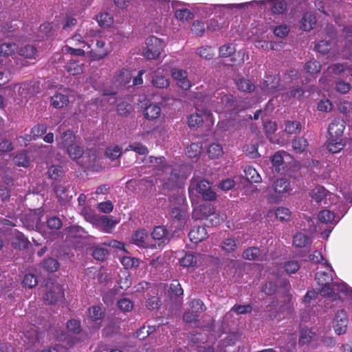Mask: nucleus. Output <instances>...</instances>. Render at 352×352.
Listing matches in <instances>:
<instances>
[{
    "label": "nucleus",
    "mask_w": 352,
    "mask_h": 352,
    "mask_svg": "<svg viewBox=\"0 0 352 352\" xmlns=\"http://www.w3.org/2000/svg\"><path fill=\"white\" fill-rule=\"evenodd\" d=\"M276 85L277 80L275 76L267 77V79L265 80L263 84V89L267 94H272L275 91Z\"/></svg>",
    "instance_id": "nucleus-43"
},
{
    "label": "nucleus",
    "mask_w": 352,
    "mask_h": 352,
    "mask_svg": "<svg viewBox=\"0 0 352 352\" xmlns=\"http://www.w3.org/2000/svg\"><path fill=\"white\" fill-rule=\"evenodd\" d=\"M260 254V250L257 248H250L243 252V257L247 260H254Z\"/></svg>",
    "instance_id": "nucleus-62"
},
{
    "label": "nucleus",
    "mask_w": 352,
    "mask_h": 352,
    "mask_svg": "<svg viewBox=\"0 0 352 352\" xmlns=\"http://www.w3.org/2000/svg\"><path fill=\"white\" fill-rule=\"evenodd\" d=\"M190 240L195 243H197L203 240H204L207 236L208 233L205 227L197 226L194 227L188 234Z\"/></svg>",
    "instance_id": "nucleus-16"
},
{
    "label": "nucleus",
    "mask_w": 352,
    "mask_h": 352,
    "mask_svg": "<svg viewBox=\"0 0 352 352\" xmlns=\"http://www.w3.org/2000/svg\"><path fill=\"white\" fill-rule=\"evenodd\" d=\"M293 243L296 247H305L309 243V238L302 233H298L294 236Z\"/></svg>",
    "instance_id": "nucleus-51"
},
{
    "label": "nucleus",
    "mask_w": 352,
    "mask_h": 352,
    "mask_svg": "<svg viewBox=\"0 0 352 352\" xmlns=\"http://www.w3.org/2000/svg\"><path fill=\"white\" fill-rule=\"evenodd\" d=\"M327 272H318L316 274V280L319 286L318 292L322 296L336 300L340 294H351L352 290L344 283L333 281L332 270L330 266H327Z\"/></svg>",
    "instance_id": "nucleus-1"
},
{
    "label": "nucleus",
    "mask_w": 352,
    "mask_h": 352,
    "mask_svg": "<svg viewBox=\"0 0 352 352\" xmlns=\"http://www.w3.org/2000/svg\"><path fill=\"white\" fill-rule=\"evenodd\" d=\"M32 212L30 211V214L26 215L25 221L28 227L33 228L34 226L37 227L40 217L35 212L33 214H32Z\"/></svg>",
    "instance_id": "nucleus-60"
},
{
    "label": "nucleus",
    "mask_w": 352,
    "mask_h": 352,
    "mask_svg": "<svg viewBox=\"0 0 352 352\" xmlns=\"http://www.w3.org/2000/svg\"><path fill=\"white\" fill-rule=\"evenodd\" d=\"M179 171L177 168L172 170L170 176L168 178V183L166 184L167 187L177 186L186 177L185 174L179 175Z\"/></svg>",
    "instance_id": "nucleus-26"
},
{
    "label": "nucleus",
    "mask_w": 352,
    "mask_h": 352,
    "mask_svg": "<svg viewBox=\"0 0 352 352\" xmlns=\"http://www.w3.org/2000/svg\"><path fill=\"white\" fill-rule=\"evenodd\" d=\"M118 221L113 217L102 215L98 219L95 227L106 233H111L118 223Z\"/></svg>",
    "instance_id": "nucleus-10"
},
{
    "label": "nucleus",
    "mask_w": 352,
    "mask_h": 352,
    "mask_svg": "<svg viewBox=\"0 0 352 352\" xmlns=\"http://www.w3.org/2000/svg\"><path fill=\"white\" fill-rule=\"evenodd\" d=\"M321 69L320 64L316 60H310L307 62L305 65V70L312 76L314 78V75L320 72Z\"/></svg>",
    "instance_id": "nucleus-36"
},
{
    "label": "nucleus",
    "mask_w": 352,
    "mask_h": 352,
    "mask_svg": "<svg viewBox=\"0 0 352 352\" xmlns=\"http://www.w3.org/2000/svg\"><path fill=\"white\" fill-rule=\"evenodd\" d=\"M133 111V107L129 103L120 102L117 107V112L120 116H126Z\"/></svg>",
    "instance_id": "nucleus-57"
},
{
    "label": "nucleus",
    "mask_w": 352,
    "mask_h": 352,
    "mask_svg": "<svg viewBox=\"0 0 352 352\" xmlns=\"http://www.w3.org/2000/svg\"><path fill=\"white\" fill-rule=\"evenodd\" d=\"M204 121L208 122L209 124H213L214 121L211 113L206 111L202 112L197 109L195 113L189 116L188 123L189 127L195 128L199 126Z\"/></svg>",
    "instance_id": "nucleus-6"
},
{
    "label": "nucleus",
    "mask_w": 352,
    "mask_h": 352,
    "mask_svg": "<svg viewBox=\"0 0 352 352\" xmlns=\"http://www.w3.org/2000/svg\"><path fill=\"white\" fill-rule=\"evenodd\" d=\"M344 129V121L340 118H335L329 125V137L336 139H342Z\"/></svg>",
    "instance_id": "nucleus-9"
},
{
    "label": "nucleus",
    "mask_w": 352,
    "mask_h": 352,
    "mask_svg": "<svg viewBox=\"0 0 352 352\" xmlns=\"http://www.w3.org/2000/svg\"><path fill=\"white\" fill-rule=\"evenodd\" d=\"M49 177L52 179H58L63 174V169L59 166H52L47 171Z\"/></svg>",
    "instance_id": "nucleus-63"
},
{
    "label": "nucleus",
    "mask_w": 352,
    "mask_h": 352,
    "mask_svg": "<svg viewBox=\"0 0 352 352\" xmlns=\"http://www.w3.org/2000/svg\"><path fill=\"white\" fill-rule=\"evenodd\" d=\"M201 152V147L196 143L191 144L186 148V154L192 158L198 156Z\"/></svg>",
    "instance_id": "nucleus-52"
},
{
    "label": "nucleus",
    "mask_w": 352,
    "mask_h": 352,
    "mask_svg": "<svg viewBox=\"0 0 352 352\" xmlns=\"http://www.w3.org/2000/svg\"><path fill=\"white\" fill-rule=\"evenodd\" d=\"M105 42L102 40H97L96 46V50L87 51V55H89L94 59H101L108 54V50L104 48Z\"/></svg>",
    "instance_id": "nucleus-15"
},
{
    "label": "nucleus",
    "mask_w": 352,
    "mask_h": 352,
    "mask_svg": "<svg viewBox=\"0 0 352 352\" xmlns=\"http://www.w3.org/2000/svg\"><path fill=\"white\" fill-rule=\"evenodd\" d=\"M164 47V42L155 36H150L146 39V48L144 56L148 59L157 58Z\"/></svg>",
    "instance_id": "nucleus-4"
},
{
    "label": "nucleus",
    "mask_w": 352,
    "mask_h": 352,
    "mask_svg": "<svg viewBox=\"0 0 352 352\" xmlns=\"http://www.w3.org/2000/svg\"><path fill=\"white\" fill-rule=\"evenodd\" d=\"M316 50L322 54H327L328 57H333L336 54V50L332 49V43L322 41L316 45Z\"/></svg>",
    "instance_id": "nucleus-21"
},
{
    "label": "nucleus",
    "mask_w": 352,
    "mask_h": 352,
    "mask_svg": "<svg viewBox=\"0 0 352 352\" xmlns=\"http://www.w3.org/2000/svg\"><path fill=\"white\" fill-rule=\"evenodd\" d=\"M201 255L194 254L192 253H186L185 256L180 260L181 265L184 267H191L197 264L198 261L201 258Z\"/></svg>",
    "instance_id": "nucleus-27"
},
{
    "label": "nucleus",
    "mask_w": 352,
    "mask_h": 352,
    "mask_svg": "<svg viewBox=\"0 0 352 352\" xmlns=\"http://www.w3.org/2000/svg\"><path fill=\"white\" fill-rule=\"evenodd\" d=\"M208 154L210 158H218L223 154V148L219 144H211L208 148Z\"/></svg>",
    "instance_id": "nucleus-41"
},
{
    "label": "nucleus",
    "mask_w": 352,
    "mask_h": 352,
    "mask_svg": "<svg viewBox=\"0 0 352 352\" xmlns=\"http://www.w3.org/2000/svg\"><path fill=\"white\" fill-rule=\"evenodd\" d=\"M291 157L285 151H278L271 158L274 168L278 173L284 172L288 160Z\"/></svg>",
    "instance_id": "nucleus-7"
},
{
    "label": "nucleus",
    "mask_w": 352,
    "mask_h": 352,
    "mask_svg": "<svg viewBox=\"0 0 352 352\" xmlns=\"http://www.w3.org/2000/svg\"><path fill=\"white\" fill-rule=\"evenodd\" d=\"M63 52L64 53L69 54L72 56H84L86 54H87V51H85V50L80 48H76L69 45H65L63 48Z\"/></svg>",
    "instance_id": "nucleus-49"
},
{
    "label": "nucleus",
    "mask_w": 352,
    "mask_h": 352,
    "mask_svg": "<svg viewBox=\"0 0 352 352\" xmlns=\"http://www.w3.org/2000/svg\"><path fill=\"white\" fill-rule=\"evenodd\" d=\"M236 243L234 239H226L221 243V248L226 252H231L236 248Z\"/></svg>",
    "instance_id": "nucleus-53"
},
{
    "label": "nucleus",
    "mask_w": 352,
    "mask_h": 352,
    "mask_svg": "<svg viewBox=\"0 0 352 352\" xmlns=\"http://www.w3.org/2000/svg\"><path fill=\"white\" fill-rule=\"evenodd\" d=\"M43 267L49 272H54L59 267L58 261L54 258H47L43 261Z\"/></svg>",
    "instance_id": "nucleus-64"
},
{
    "label": "nucleus",
    "mask_w": 352,
    "mask_h": 352,
    "mask_svg": "<svg viewBox=\"0 0 352 352\" xmlns=\"http://www.w3.org/2000/svg\"><path fill=\"white\" fill-rule=\"evenodd\" d=\"M327 195L331 197L333 195L328 194L327 191L322 186H317L310 192V196L312 200L318 204L326 200ZM329 199H331V197H329Z\"/></svg>",
    "instance_id": "nucleus-19"
},
{
    "label": "nucleus",
    "mask_w": 352,
    "mask_h": 352,
    "mask_svg": "<svg viewBox=\"0 0 352 352\" xmlns=\"http://www.w3.org/2000/svg\"><path fill=\"white\" fill-rule=\"evenodd\" d=\"M265 2V1H252L250 2H246L243 3H232V4H221V5H214V7H223L227 9L233 8H243L249 5L257 4L260 5Z\"/></svg>",
    "instance_id": "nucleus-42"
},
{
    "label": "nucleus",
    "mask_w": 352,
    "mask_h": 352,
    "mask_svg": "<svg viewBox=\"0 0 352 352\" xmlns=\"http://www.w3.org/2000/svg\"><path fill=\"white\" fill-rule=\"evenodd\" d=\"M345 146L343 139H336L329 137L327 148L332 153L340 152Z\"/></svg>",
    "instance_id": "nucleus-23"
},
{
    "label": "nucleus",
    "mask_w": 352,
    "mask_h": 352,
    "mask_svg": "<svg viewBox=\"0 0 352 352\" xmlns=\"http://www.w3.org/2000/svg\"><path fill=\"white\" fill-rule=\"evenodd\" d=\"M148 238L147 232L144 230H139L135 232L132 237L133 242L140 247L146 245V239Z\"/></svg>",
    "instance_id": "nucleus-31"
},
{
    "label": "nucleus",
    "mask_w": 352,
    "mask_h": 352,
    "mask_svg": "<svg viewBox=\"0 0 352 352\" xmlns=\"http://www.w3.org/2000/svg\"><path fill=\"white\" fill-rule=\"evenodd\" d=\"M318 219L323 223L336 224L338 222L340 218L336 219V216L332 212L328 210H324L319 212Z\"/></svg>",
    "instance_id": "nucleus-24"
},
{
    "label": "nucleus",
    "mask_w": 352,
    "mask_h": 352,
    "mask_svg": "<svg viewBox=\"0 0 352 352\" xmlns=\"http://www.w3.org/2000/svg\"><path fill=\"white\" fill-rule=\"evenodd\" d=\"M122 154L121 149L118 146H113L107 148L105 155L110 160H115Z\"/></svg>",
    "instance_id": "nucleus-54"
},
{
    "label": "nucleus",
    "mask_w": 352,
    "mask_h": 352,
    "mask_svg": "<svg viewBox=\"0 0 352 352\" xmlns=\"http://www.w3.org/2000/svg\"><path fill=\"white\" fill-rule=\"evenodd\" d=\"M67 151L69 157L72 160L78 159L83 154L82 149L77 144H71L69 146H68Z\"/></svg>",
    "instance_id": "nucleus-48"
},
{
    "label": "nucleus",
    "mask_w": 352,
    "mask_h": 352,
    "mask_svg": "<svg viewBox=\"0 0 352 352\" xmlns=\"http://www.w3.org/2000/svg\"><path fill=\"white\" fill-rule=\"evenodd\" d=\"M13 160L14 164L18 166L28 167L30 164V159L25 151L16 155Z\"/></svg>",
    "instance_id": "nucleus-40"
},
{
    "label": "nucleus",
    "mask_w": 352,
    "mask_h": 352,
    "mask_svg": "<svg viewBox=\"0 0 352 352\" xmlns=\"http://www.w3.org/2000/svg\"><path fill=\"white\" fill-rule=\"evenodd\" d=\"M347 324L348 320L346 312L343 310L338 311L334 318L333 328L335 332L338 335L344 333L347 329Z\"/></svg>",
    "instance_id": "nucleus-12"
},
{
    "label": "nucleus",
    "mask_w": 352,
    "mask_h": 352,
    "mask_svg": "<svg viewBox=\"0 0 352 352\" xmlns=\"http://www.w3.org/2000/svg\"><path fill=\"white\" fill-rule=\"evenodd\" d=\"M97 21L101 27H110L113 23V18L109 13H101L97 16Z\"/></svg>",
    "instance_id": "nucleus-38"
},
{
    "label": "nucleus",
    "mask_w": 352,
    "mask_h": 352,
    "mask_svg": "<svg viewBox=\"0 0 352 352\" xmlns=\"http://www.w3.org/2000/svg\"><path fill=\"white\" fill-rule=\"evenodd\" d=\"M17 49L16 45L13 42H5L0 45V54L2 56H10Z\"/></svg>",
    "instance_id": "nucleus-33"
},
{
    "label": "nucleus",
    "mask_w": 352,
    "mask_h": 352,
    "mask_svg": "<svg viewBox=\"0 0 352 352\" xmlns=\"http://www.w3.org/2000/svg\"><path fill=\"white\" fill-rule=\"evenodd\" d=\"M172 76L177 82V85L183 89L187 90L190 88L191 83L188 78V74L181 69H173Z\"/></svg>",
    "instance_id": "nucleus-13"
},
{
    "label": "nucleus",
    "mask_w": 352,
    "mask_h": 352,
    "mask_svg": "<svg viewBox=\"0 0 352 352\" xmlns=\"http://www.w3.org/2000/svg\"><path fill=\"white\" fill-rule=\"evenodd\" d=\"M316 24V18L311 12H306L300 21V28L305 31L314 29Z\"/></svg>",
    "instance_id": "nucleus-18"
},
{
    "label": "nucleus",
    "mask_w": 352,
    "mask_h": 352,
    "mask_svg": "<svg viewBox=\"0 0 352 352\" xmlns=\"http://www.w3.org/2000/svg\"><path fill=\"white\" fill-rule=\"evenodd\" d=\"M89 317L94 321L100 320L103 316L102 309L99 306H92L89 309Z\"/></svg>",
    "instance_id": "nucleus-58"
},
{
    "label": "nucleus",
    "mask_w": 352,
    "mask_h": 352,
    "mask_svg": "<svg viewBox=\"0 0 352 352\" xmlns=\"http://www.w3.org/2000/svg\"><path fill=\"white\" fill-rule=\"evenodd\" d=\"M144 117L149 120H154L161 116V108L159 105L151 104L144 110Z\"/></svg>",
    "instance_id": "nucleus-20"
},
{
    "label": "nucleus",
    "mask_w": 352,
    "mask_h": 352,
    "mask_svg": "<svg viewBox=\"0 0 352 352\" xmlns=\"http://www.w3.org/2000/svg\"><path fill=\"white\" fill-rule=\"evenodd\" d=\"M215 214V210L211 204H204L194 208L192 217L196 220L206 219Z\"/></svg>",
    "instance_id": "nucleus-8"
},
{
    "label": "nucleus",
    "mask_w": 352,
    "mask_h": 352,
    "mask_svg": "<svg viewBox=\"0 0 352 352\" xmlns=\"http://www.w3.org/2000/svg\"><path fill=\"white\" fill-rule=\"evenodd\" d=\"M308 146V142L304 138H298L293 140L292 148L296 153H303Z\"/></svg>",
    "instance_id": "nucleus-34"
},
{
    "label": "nucleus",
    "mask_w": 352,
    "mask_h": 352,
    "mask_svg": "<svg viewBox=\"0 0 352 352\" xmlns=\"http://www.w3.org/2000/svg\"><path fill=\"white\" fill-rule=\"evenodd\" d=\"M125 151H133L140 155H146L148 153L147 148L140 143H134L129 145Z\"/></svg>",
    "instance_id": "nucleus-61"
},
{
    "label": "nucleus",
    "mask_w": 352,
    "mask_h": 352,
    "mask_svg": "<svg viewBox=\"0 0 352 352\" xmlns=\"http://www.w3.org/2000/svg\"><path fill=\"white\" fill-rule=\"evenodd\" d=\"M74 140L75 136L73 133L71 131L67 130L65 131L60 139L58 140V144L60 147H68L71 144H73L72 143L74 142Z\"/></svg>",
    "instance_id": "nucleus-29"
},
{
    "label": "nucleus",
    "mask_w": 352,
    "mask_h": 352,
    "mask_svg": "<svg viewBox=\"0 0 352 352\" xmlns=\"http://www.w3.org/2000/svg\"><path fill=\"white\" fill-rule=\"evenodd\" d=\"M66 70L71 75H79L83 72V64L76 61H70L66 65Z\"/></svg>",
    "instance_id": "nucleus-35"
},
{
    "label": "nucleus",
    "mask_w": 352,
    "mask_h": 352,
    "mask_svg": "<svg viewBox=\"0 0 352 352\" xmlns=\"http://www.w3.org/2000/svg\"><path fill=\"white\" fill-rule=\"evenodd\" d=\"M238 89L243 91L250 92L254 89V86L248 80L239 79L236 82Z\"/></svg>",
    "instance_id": "nucleus-56"
},
{
    "label": "nucleus",
    "mask_w": 352,
    "mask_h": 352,
    "mask_svg": "<svg viewBox=\"0 0 352 352\" xmlns=\"http://www.w3.org/2000/svg\"><path fill=\"white\" fill-rule=\"evenodd\" d=\"M275 215L280 221H287L291 219L292 212L287 208L280 207L276 210Z\"/></svg>",
    "instance_id": "nucleus-46"
},
{
    "label": "nucleus",
    "mask_w": 352,
    "mask_h": 352,
    "mask_svg": "<svg viewBox=\"0 0 352 352\" xmlns=\"http://www.w3.org/2000/svg\"><path fill=\"white\" fill-rule=\"evenodd\" d=\"M121 263L126 269H131L139 265V260L129 255L122 256Z\"/></svg>",
    "instance_id": "nucleus-45"
},
{
    "label": "nucleus",
    "mask_w": 352,
    "mask_h": 352,
    "mask_svg": "<svg viewBox=\"0 0 352 352\" xmlns=\"http://www.w3.org/2000/svg\"><path fill=\"white\" fill-rule=\"evenodd\" d=\"M290 182L286 178L276 179L273 184L274 193L270 195V200L277 203L292 191Z\"/></svg>",
    "instance_id": "nucleus-3"
},
{
    "label": "nucleus",
    "mask_w": 352,
    "mask_h": 352,
    "mask_svg": "<svg viewBox=\"0 0 352 352\" xmlns=\"http://www.w3.org/2000/svg\"><path fill=\"white\" fill-rule=\"evenodd\" d=\"M19 54L26 58H35L36 50L34 46L27 45L20 49Z\"/></svg>",
    "instance_id": "nucleus-44"
},
{
    "label": "nucleus",
    "mask_w": 352,
    "mask_h": 352,
    "mask_svg": "<svg viewBox=\"0 0 352 352\" xmlns=\"http://www.w3.org/2000/svg\"><path fill=\"white\" fill-rule=\"evenodd\" d=\"M316 334L311 329H302L300 333L299 343L301 344H306L309 343L311 341L314 340Z\"/></svg>",
    "instance_id": "nucleus-39"
},
{
    "label": "nucleus",
    "mask_w": 352,
    "mask_h": 352,
    "mask_svg": "<svg viewBox=\"0 0 352 352\" xmlns=\"http://www.w3.org/2000/svg\"><path fill=\"white\" fill-rule=\"evenodd\" d=\"M171 217L174 219V223H177L179 229L184 228L187 220L186 209L184 206L173 208L171 212Z\"/></svg>",
    "instance_id": "nucleus-14"
},
{
    "label": "nucleus",
    "mask_w": 352,
    "mask_h": 352,
    "mask_svg": "<svg viewBox=\"0 0 352 352\" xmlns=\"http://www.w3.org/2000/svg\"><path fill=\"white\" fill-rule=\"evenodd\" d=\"M47 226L52 230V232H54L60 228L62 226V222L58 217H50L47 221Z\"/></svg>",
    "instance_id": "nucleus-59"
},
{
    "label": "nucleus",
    "mask_w": 352,
    "mask_h": 352,
    "mask_svg": "<svg viewBox=\"0 0 352 352\" xmlns=\"http://www.w3.org/2000/svg\"><path fill=\"white\" fill-rule=\"evenodd\" d=\"M30 91L29 85L26 83L21 84V85H15L12 87V93L10 94L11 97H15L17 95L21 97H27Z\"/></svg>",
    "instance_id": "nucleus-32"
},
{
    "label": "nucleus",
    "mask_w": 352,
    "mask_h": 352,
    "mask_svg": "<svg viewBox=\"0 0 352 352\" xmlns=\"http://www.w3.org/2000/svg\"><path fill=\"white\" fill-rule=\"evenodd\" d=\"M52 104L56 109H60L65 106L69 102L68 97L64 94H56L52 97Z\"/></svg>",
    "instance_id": "nucleus-28"
},
{
    "label": "nucleus",
    "mask_w": 352,
    "mask_h": 352,
    "mask_svg": "<svg viewBox=\"0 0 352 352\" xmlns=\"http://www.w3.org/2000/svg\"><path fill=\"white\" fill-rule=\"evenodd\" d=\"M12 245L14 248L25 249L28 247L29 241L21 232L14 230L12 232Z\"/></svg>",
    "instance_id": "nucleus-17"
},
{
    "label": "nucleus",
    "mask_w": 352,
    "mask_h": 352,
    "mask_svg": "<svg viewBox=\"0 0 352 352\" xmlns=\"http://www.w3.org/2000/svg\"><path fill=\"white\" fill-rule=\"evenodd\" d=\"M80 214L83 216L84 219L87 221L91 223L94 226H96L98 219L100 215L97 214L94 209L90 208L89 206L84 207Z\"/></svg>",
    "instance_id": "nucleus-22"
},
{
    "label": "nucleus",
    "mask_w": 352,
    "mask_h": 352,
    "mask_svg": "<svg viewBox=\"0 0 352 352\" xmlns=\"http://www.w3.org/2000/svg\"><path fill=\"white\" fill-rule=\"evenodd\" d=\"M43 291V300L49 304H54L64 298V289L59 283H47Z\"/></svg>",
    "instance_id": "nucleus-5"
},
{
    "label": "nucleus",
    "mask_w": 352,
    "mask_h": 352,
    "mask_svg": "<svg viewBox=\"0 0 352 352\" xmlns=\"http://www.w3.org/2000/svg\"><path fill=\"white\" fill-rule=\"evenodd\" d=\"M98 35V31L95 30L91 26L80 27L78 32L67 42L70 45H78L81 43L85 44L87 48L91 47L90 42Z\"/></svg>",
    "instance_id": "nucleus-2"
},
{
    "label": "nucleus",
    "mask_w": 352,
    "mask_h": 352,
    "mask_svg": "<svg viewBox=\"0 0 352 352\" xmlns=\"http://www.w3.org/2000/svg\"><path fill=\"white\" fill-rule=\"evenodd\" d=\"M175 16L177 19L185 21H188L192 17V14L188 9L181 8L177 9L175 11Z\"/></svg>",
    "instance_id": "nucleus-55"
},
{
    "label": "nucleus",
    "mask_w": 352,
    "mask_h": 352,
    "mask_svg": "<svg viewBox=\"0 0 352 352\" xmlns=\"http://www.w3.org/2000/svg\"><path fill=\"white\" fill-rule=\"evenodd\" d=\"M152 85L160 89L166 88L169 86V80L162 76H155L151 80Z\"/></svg>",
    "instance_id": "nucleus-47"
},
{
    "label": "nucleus",
    "mask_w": 352,
    "mask_h": 352,
    "mask_svg": "<svg viewBox=\"0 0 352 352\" xmlns=\"http://www.w3.org/2000/svg\"><path fill=\"white\" fill-rule=\"evenodd\" d=\"M300 129L299 122L288 120L285 122L284 132L290 135L297 134L300 131Z\"/></svg>",
    "instance_id": "nucleus-37"
},
{
    "label": "nucleus",
    "mask_w": 352,
    "mask_h": 352,
    "mask_svg": "<svg viewBox=\"0 0 352 352\" xmlns=\"http://www.w3.org/2000/svg\"><path fill=\"white\" fill-rule=\"evenodd\" d=\"M195 186L197 192L202 195L204 199L208 201L215 199L216 194L211 190L210 184L208 181L201 180Z\"/></svg>",
    "instance_id": "nucleus-11"
},
{
    "label": "nucleus",
    "mask_w": 352,
    "mask_h": 352,
    "mask_svg": "<svg viewBox=\"0 0 352 352\" xmlns=\"http://www.w3.org/2000/svg\"><path fill=\"white\" fill-rule=\"evenodd\" d=\"M347 69V65L346 64L337 63L329 66L327 69V73L331 75H338Z\"/></svg>",
    "instance_id": "nucleus-50"
},
{
    "label": "nucleus",
    "mask_w": 352,
    "mask_h": 352,
    "mask_svg": "<svg viewBox=\"0 0 352 352\" xmlns=\"http://www.w3.org/2000/svg\"><path fill=\"white\" fill-rule=\"evenodd\" d=\"M247 180L250 182L259 183L261 182V177L257 170L251 166H247L244 169Z\"/></svg>",
    "instance_id": "nucleus-30"
},
{
    "label": "nucleus",
    "mask_w": 352,
    "mask_h": 352,
    "mask_svg": "<svg viewBox=\"0 0 352 352\" xmlns=\"http://www.w3.org/2000/svg\"><path fill=\"white\" fill-rule=\"evenodd\" d=\"M152 237L155 240L164 243L168 239V232L164 226H156L151 233Z\"/></svg>",
    "instance_id": "nucleus-25"
}]
</instances>
